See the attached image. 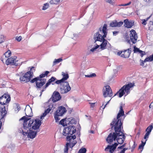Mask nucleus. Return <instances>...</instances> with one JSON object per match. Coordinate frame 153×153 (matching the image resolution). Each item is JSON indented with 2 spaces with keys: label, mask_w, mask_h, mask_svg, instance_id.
Returning a JSON list of instances; mask_svg holds the SVG:
<instances>
[{
  "label": "nucleus",
  "mask_w": 153,
  "mask_h": 153,
  "mask_svg": "<svg viewBox=\"0 0 153 153\" xmlns=\"http://www.w3.org/2000/svg\"><path fill=\"white\" fill-rule=\"evenodd\" d=\"M97 45L94 47L92 48L91 49L90 51L91 52H94L95 51L96 49H97L100 46L99 45H97V44H96Z\"/></svg>",
  "instance_id": "37998d69"
},
{
  "label": "nucleus",
  "mask_w": 153,
  "mask_h": 153,
  "mask_svg": "<svg viewBox=\"0 0 153 153\" xmlns=\"http://www.w3.org/2000/svg\"><path fill=\"white\" fill-rule=\"evenodd\" d=\"M130 38L132 43H135L137 39V34L134 30H131L130 31Z\"/></svg>",
  "instance_id": "ddd939ff"
},
{
  "label": "nucleus",
  "mask_w": 153,
  "mask_h": 153,
  "mask_svg": "<svg viewBox=\"0 0 153 153\" xmlns=\"http://www.w3.org/2000/svg\"><path fill=\"white\" fill-rule=\"evenodd\" d=\"M10 100V95L7 93H5L0 97V104L1 105H7Z\"/></svg>",
  "instance_id": "9d476101"
},
{
  "label": "nucleus",
  "mask_w": 153,
  "mask_h": 153,
  "mask_svg": "<svg viewBox=\"0 0 153 153\" xmlns=\"http://www.w3.org/2000/svg\"><path fill=\"white\" fill-rule=\"evenodd\" d=\"M4 55L6 58H9L11 55V52L10 51L8 50L4 53Z\"/></svg>",
  "instance_id": "c756f323"
},
{
  "label": "nucleus",
  "mask_w": 153,
  "mask_h": 153,
  "mask_svg": "<svg viewBox=\"0 0 153 153\" xmlns=\"http://www.w3.org/2000/svg\"><path fill=\"white\" fill-rule=\"evenodd\" d=\"M128 149V148H125L123 149V150L125 152V151Z\"/></svg>",
  "instance_id": "6e6d98bb"
},
{
  "label": "nucleus",
  "mask_w": 153,
  "mask_h": 153,
  "mask_svg": "<svg viewBox=\"0 0 153 153\" xmlns=\"http://www.w3.org/2000/svg\"><path fill=\"white\" fill-rule=\"evenodd\" d=\"M57 80V79L54 76H52L51 79H49L48 82L42 88V89L40 92V95L42 94L43 91L45 90L46 88L53 82Z\"/></svg>",
  "instance_id": "a211bd4d"
},
{
  "label": "nucleus",
  "mask_w": 153,
  "mask_h": 153,
  "mask_svg": "<svg viewBox=\"0 0 153 153\" xmlns=\"http://www.w3.org/2000/svg\"><path fill=\"white\" fill-rule=\"evenodd\" d=\"M153 128V126L151 125L148 127L146 129V133L145 134L144 137V139L145 140H146V141L148 139L149 137V135Z\"/></svg>",
  "instance_id": "6ab92c4d"
},
{
  "label": "nucleus",
  "mask_w": 153,
  "mask_h": 153,
  "mask_svg": "<svg viewBox=\"0 0 153 153\" xmlns=\"http://www.w3.org/2000/svg\"><path fill=\"white\" fill-rule=\"evenodd\" d=\"M91 132L92 133H93V131H91Z\"/></svg>",
  "instance_id": "774afa93"
},
{
  "label": "nucleus",
  "mask_w": 153,
  "mask_h": 153,
  "mask_svg": "<svg viewBox=\"0 0 153 153\" xmlns=\"http://www.w3.org/2000/svg\"><path fill=\"white\" fill-rule=\"evenodd\" d=\"M105 38H103L102 39V42L100 45V48L102 50H104L106 48V45L107 44L108 41L106 40Z\"/></svg>",
  "instance_id": "b1692460"
},
{
  "label": "nucleus",
  "mask_w": 153,
  "mask_h": 153,
  "mask_svg": "<svg viewBox=\"0 0 153 153\" xmlns=\"http://www.w3.org/2000/svg\"><path fill=\"white\" fill-rule=\"evenodd\" d=\"M96 76V75L95 73H93L90 75H86L85 76L87 77H95Z\"/></svg>",
  "instance_id": "a19ab883"
},
{
  "label": "nucleus",
  "mask_w": 153,
  "mask_h": 153,
  "mask_svg": "<svg viewBox=\"0 0 153 153\" xmlns=\"http://www.w3.org/2000/svg\"><path fill=\"white\" fill-rule=\"evenodd\" d=\"M75 127L71 126L65 128L63 130V134L65 136H71L76 132Z\"/></svg>",
  "instance_id": "0eeeda50"
},
{
  "label": "nucleus",
  "mask_w": 153,
  "mask_h": 153,
  "mask_svg": "<svg viewBox=\"0 0 153 153\" xmlns=\"http://www.w3.org/2000/svg\"><path fill=\"white\" fill-rule=\"evenodd\" d=\"M22 39V37L21 36H19L16 38V39L19 42Z\"/></svg>",
  "instance_id": "de8ad7c7"
},
{
  "label": "nucleus",
  "mask_w": 153,
  "mask_h": 153,
  "mask_svg": "<svg viewBox=\"0 0 153 153\" xmlns=\"http://www.w3.org/2000/svg\"><path fill=\"white\" fill-rule=\"evenodd\" d=\"M16 105L18 111L20 109V107L19 106V105L18 103H17L16 104Z\"/></svg>",
  "instance_id": "8fccbe9b"
},
{
  "label": "nucleus",
  "mask_w": 153,
  "mask_h": 153,
  "mask_svg": "<svg viewBox=\"0 0 153 153\" xmlns=\"http://www.w3.org/2000/svg\"><path fill=\"white\" fill-rule=\"evenodd\" d=\"M65 119H62L60 121V123L64 126H67V123Z\"/></svg>",
  "instance_id": "2f4dec72"
},
{
  "label": "nucleus",
  "mask_w": 153,
  "mask_h": 153,
  "mask_svg": "<svg viewBox=\"0 0 153 153\" xmlns=\"http://www.w3.org/2000/svg\"><path fill=\"white\" fill-rule=\"evenodd\" d=\"M49 71H46L39 75V76L33 78L30 81V82L33 83L36 82V87L37 89L41 88L45 84L46 82L45 79H42L45 76H47Z\"/></svg>",
  "instance_id": "7ed1b4c3"
},
{
  "label": "nucleus",
  "mask_w": 153,
  "mask_h": 153,
  "mask_svg": "<svg viewBox=\"0 0 153 153\" xmlns=\"http://www.w3.org/2000/svg\"><path fill=\"white\" fill-rule=\"evenodd\" d=\"M125 153V152L123 150H122L120 151V153Z\"/></svg>",
  "instance_id": "bf43d9fd"
},
{
  "label": "nucleus",
  "mask_w": 153,
  "mask_h": 153,
  "mask_svg": "<svg viewBox=\"0 0 153 153\" xmlns=\"http://www.w3.org/2000/svg\"><path fill=\"white\" fill-rule=\"evenodd\" d=\"M26 115L27 116H28V117H30L31 116H30V115H27V114H26Z\"/></svg>",
  "instance_id": "0e129e2a"
},
{
  "label": "nucleus",
  "mask_w": 153,
  "mask_h": 153,
  "mask_svg": "<svg viewBox=\"0 0 153 153\" xmlns=\"http://www.w3.org/2000/svg\"><path fill=\"white\" fill-rule=\"evenodd\" d=\"M139 53L140 54V56L141 57H143L144 55L146 54V53L145 51H143L140 50L139 51Z\"/></svg>",
  "instance_id": "a18cd8bd"
},
{
  "label": "nucleus",
  "mask_w": 153,
  "mask_h": 153,
  "mask_svg": "<svg viewBox=\"0 0 153 153\" xmlns=\"http://www.w3.org/2000/svg\"><path fill=\"white\" fill-rule=\"evenodd\" d=\"M66 109L64 107L62 106H59L54 114V117L56 122H58L60 120L59 117L62 116L66 112Z\"/></svg>",
  "instance_id": "423d86ee"
},
{
  "label": "nucleus",
  "mask_w": 153,
  "mask_h": 153,
  "mask_svg": "<svg viewBox=\"0 0 153 153\" xmlns=\"http://www.w3.org/2000/svg\"><path fill=\"white\" fill-rule=\"evenodd\" d=\"M146 141H146V140H145V141L144 142L143 141H142L141 144L139 146V149H141L142 150L143 149L144 146H145Z\"/></svg>",
  "instance_id": "473e14b6"
},
{
  "label": "nucleus",
  "mask_w": 153,
  "mask_h": 153,
  "mask_svg": "<svg viewBox=\"0 0 153 153\" xmlns=\"http://www.w3.org/2000/svg\"><path fill=\"white\" fill-rule=\"evenodd\" d=\"M61 98L59 93L58 92H56L52 96V101L53 102H55L59 100Z\"/></svg>",
  "instance_id": "4be33fe9"
},
{
  "label": "nucleus",
  "mask_w": 153,
  "mask_h": 153,
  "mask_svg": "<svg viewBox=\"0 0 153 153\" xmlns=\"http://www.w3.org/2000/svg\"><path fill=\"white\" fill-rule=\"evenodd\" d=\"M62 60V58H59L57 59H55L53 63V65H55L57 63H58Z\"/></svg>",
  "instance_id": "f704fd0d"
},
{
  "label": "nucleus",
  "mask_w": 153,
  "mask_h": 153,
  "mask_svg": "<svg viewBox=\"0 0 153 153\" xmlns=\"http://www.w3.org/2000/svg\"><path fill=\"white\" fill-rule=\"evenodd\" d=\"M134 53H137L138 52L139 53V51L140 50L139 48H137L136 46H134Z\"/></svg>",
  "instance_id": "58836bf2"
},
{
  "label": "nucleus",
  "mask_w": 153,
  "mask_h": 153,
  "mask_svg": "<svg viewBox=\"0 0 153 153\" xmlns=\"http://www.w3.org/2000/svg\"><path fill=\"white\" fill-rule=\"evenodd\" d=\"M131 48L126 50H124L122 51H120L117 53V54L123 58H128L130 56L131 53Z\"/></svg>",
  "instance_id": "f8f14e48"
},
{
  "label": "nucleus",
  "mask_w": 153,
  "mask_h": 153,
  "mask_svg": "<svg viewBox=\"0 0 153 153\" xmlns=\"http://www.w3.org/2000/svg\"><path fill=\"white\" fill-rule=\"evenodd\" d=\"M64 82L63 80L62 79H60V80H56V81H55V83H56V84H61H61L62 83H63L64 82Z\"/></svg>",
  "instance_id": "4c0bfd02"
},
{
  "label": "nucleus",
  "mask_w": 153,
  "mask_h": 153,
  "mask_svg": "<svg viewBox=\"0 0 153 153\" xmlns=\"http://www.w3.org/2000/svg\"><path fill=\"white\" fill-rule=\"evenodd\" d=\"M30 120V119L25 116H23L20 119V120H24L23 128L20 131L24 136H27L28 138L33 139L36 136L37 131L33 130L39 128L41 125V121L37 118L34 120Z\"/></svg>",
  "instance_id": "f257e3e1"
},
{
  "label": "nucleus",
  "mask_w": 153,
  "mask_h": 153,
  "mask_svg": "<svg viewBox=\"0 0 153 153\" xmlns=\"http://www.w3.org/2000/svg\"><path fill=\"white\" fill-rule=\"evenodd\" d=\"M131 4V2L130 1L127 3L120 4V5H119V6H126L130 5Z\"/></svg>",
  "instance_id": "49530a36"
},
{
  "label": "nucleus",
  "mask_w": 153,
  "mask_h": 153,
  "mask_svg": "<svg viewBox=\"0 0 153 153\" xmlns=\"http://www.w3.org/2000/svg\"><path fill=\"white\" fill-rule=\"evenodd\" d=\"M86 151V149L84 148H82L79 150L78 153H85Z\"/></svg>",
  "instance_id": "c9c22d12"
},
{
  "label": "nucleus",
  "mask_w": 153,
  "mask_h": 153,
  "mask_svg": "<svg viewBox=\"0 0 153 153\" xmlns=\"http://www.w3.org/2000/svg\"><path fill=\"white\" fill-rule=\"evenodd\" d=\"M27 77L25 75V74L22 73V74L20 76L19 79L20 82L22 83H25L29 82L27 79Z\"/></svg>",
  "instance_id": "5701e85b"
},
{
  "label": "nucleus",
  "mask_w": 153,
  "mask_h": 153,
  "mask_svg": "<svg viewBox=\"0 0 153 153\" xmlns=\"http://www.w3.org/2000/svg\"><path fill=\"white\" fill-rule=\"evenodd\" d=\"M119 32L117 31H114L113 32V34L116 35V34L118 33Z\"/></svg>",
  "instance_id": "603ef678"
},
{
  "label": "nucleus",
  "mask_w": 153,
  "mask_h": 153,
  "mask_svg": "<svg viewBox=\"0 0 153 153\" xmlns=\"http://www.w3.org/2000/svg\"><path fill=\"white\" fill-rule=\"evenodd\" d=\"M117 134H116L115 131L113 134L111 133H110L106 139V141L108 143L111 144L113 140H115L117 138Z\"/></svg>",
  "instance_id": "2eb2a0df"
},
{
  "label": "nucleus",
  "mask_w": 153,
  "mask_h": 153,
  "mask_svg": "<svg viewBox=\"0 0 153 153\" xmlns=\"http://www.w3.org/2000/svg\"><path fill=\"white\" fill-rule=\"evenodd\" d=\"M105 1L108 3L110 4H112V0H105Z\"/></svg>",
  "instance_id": "09e8293b"
},
{
  "label": "nucleus",
  "mask_w": 153,
  "mask_h": 153,
  "mask_svg": "<svg viewBox=\"0 0 153 153\" xmlns=\"http://www.w3.org/2000/svg\"><path fill=\"white\" fill-rule=\"evenodd\" d=\"M91 104V107L93 108L94 106V104L95 103H90Z\"/></svg>",
  "instance_id": "864d4df0"
},
{
  "label": "nucleus",
  "mask_w": 153,
  "mask_h": 153,
  "mask_svg": "<svg viewBox=\"0 0 153 153\" xmlns=\"http://www.w3.org/2000/svg\"><path fill=\"white\" fill-rule=\"evenodd\" d=\"M149 29L150 30H153V22L150 21L148 24Z\"/></svg>",
  "instance_id": "bb28decb"
},
{
  "label": "nucleus",
  "mask_w": 153,
  "mask_h": 153,
  "mask_svg": "<svg viewBox=\"0 0 153 153\" xmlns=\"http://www.w3.org/2000/svg\"><path fill=\"white\" fill-rule=\"evenodd\" d=\"M149 107L150 108H153V101L150 104Z\"/></svg>",
  "instance_id": "3c124183"
},
{
  "label": "nucleus",
  "mask_w": 153,
  "mask_h": 153,
  "mask_svg": "<svg viewBox=\"0 0 153 153\" xmlns=\"http://www.w3.org/2000/svg\"><path fill=\"white\" fill-rule=\"evenodd\" d=\"M126 146V143H124V144H123L122 146H121L122 147H123H123H125Z\"/></svg>",
  "instance_id": "052dcab7"
},
{
  "label": "nucleus",
  "mask_w": 153,
  "mask_h": 153,
  "mask_svg": "<svg viewBox=\"0 0 153 153\" xmlns=\"http://www.w3.org/2000/svg\"><path fill=\"white\" fill-rule=\"evenodd\" d=\"M144 1L146 2H149L150 0H144Z\"/></svg>",
  "instance_id": "e2e57ef3"
},
{
  "label": "nucleus",
  "mask_w": 153,
  "mask_h": 153,
  "mask_svg": "<svg viewBox=\"0 0 153 153\" xmlns=\"http://www.w3.org/2000/svg\"><path fill=\"white\" fill-rule=\"evenodd\" d=\"M109 102H108L107 103L104 105V107L102 108V109H104L106 107V105L108 104V103Z\"/></svg>",
  "instance_id": "4d7b16f0"
},
{
  "label": "nucleus",
  "mask_w": 153,
  "mask_h": 153,
  "mask_svg": "<svg viewBox=\"0 0 153 153\" xmlns=\"http://www.w3.org/2000/svg\"><path fill=\"white\" fill-rule=\"evenodd\" d=\"M124 115V112L123 111V106L121 105L120 107V110L117 114V119H114L112 122L111 123L110 125L111 128L114 126L115 132L118 134L117 135V138L116 139L118 144H121L124 142L126 137L124 134L121 131V128L123 124V122L120 118Z\"/></svg>",
  "instance_id": "f03ea898"
},
{
  "label": "nucleus",
  "mask_w": 153,
  "mask_h": 153,
  "mask_svg": "<svg viewBox=\"0 0 153 153\" xmlns=\"http://www.w3.org/2000/svg\"><path fill=\"white\" fill-rule=\"evenodd\" d=\"M144 62H144V61L142 60V62L140 64V65H142V66H143L144 65Z\"/></svg>",
  "instance_id": "5fc2aeb1"
},
{
  "label": "nucleus",
  "mask_w": 153,
  "mask_h": 153,
  "mask_svg": "<svg viewBox=\"0 0 153 153\" xmlns=\"http://www.w3.org/2000/svg\"><path fill=\"white\" fill-rule=\"evenodd\" d=\"M35 67L33 66L30 68V70L25 73V74L27 77V79L29 82H30L32 80L31 79L33 77V72L35 71Z\"/></svg>",
  "instance_id": "dca6fc26"
},
{
  "label": "nucleus",
  "mask_w": 153,
  "mask_h": 153,
  "mask_svg": "<svg viewBox=\"0 0 153 153\" xmlns=\"http://www.w3.org/2000/svg\"><path fill=\"white\" fill-rule=\"evenodd\" d=\"M4 36L2 35H0V43H1L3 42L4 41Z\"/></svg>",
  "instance_id": "c03bdc74"
},
{
  "label": "nucleus",
  "mask_w": 153,
  "mask_h": 153,
  "mask_svg": "<svg viewBox=\"0 0 153 153\" xmlns=\"http://www.w3.org/2000/svg\"><path fill=\"white\" fill-rule=\"evenodd\" d=\"M123 148V147H122L121 146H120L118 147V148H117L118 149H122Z\"/></svg>",
  "instance_id": "13d9d810"
},
{
  "label": "nucleus",
  "mask_w": 153,
  "mask_h": 153,
  "mask_svg": "<svg viewBox=\"0 0 153 153\" xmlns=\"http://www.w3.org/2000/svg\"><path fill=\"white\" fill-rule=\"evenodd\" d=\"M153 60V54L149 57L146 58L144 60V62L152 61Z\"/></svg>",
  "instance_id": "cd10ccee"
},
{
  "label": "nucleus",
  "mask_w": 153,
  "mask_h": 153,
  "mask_svg": "<svg viewBox=\"0 0 153 153\" xmlns=\"http://www.w3.org/2000/svg\"><path fill=\"white\" fill-rule=\"evenodd\" d=\"M54 108L53 104L51 103L48 106V108L45 110V112L43 113L42 115L41 116L40 119H42L43 118L45 117L49 113L51 110H52V112Z\"/></svg>",
  "instance_id": "f3484780"
},
{
  "label": "nucleus",
  "mask_w": 153,
  "mask_h": 153,
  "mask_svg": "<svg viewBox=\"0 0 153 153\" xmlns=\"http://www.w3.org/2000/svg\"><path fill=\"white\" fill-rule=\"evenodd\" d=\"M134 86V84L131 83L124 85L114 96L118 93L119 94V97H122L125 93L126 95H127L130 92V89L133 87Z\"/></svg>",
  "instance_id": "39448f33"
},
{
  "label": "nucleus",
  "mask_w": 153,
  "mask_h": 153,
  "mask_svg": "<svg viewBox=\"0 0 153 153\" xmlns=\"http://www.w3.org/2000/svg\"><path fill=\"white\" fill-rule=\"evenodd\" d=\"M0 115H1V116H4V117L5 116L7 113V112L6 110L5 107H1L0 108Z\"/></svg>",
  "instance_id": "393cba45"
},
{
  "label": "nucleus",
  "mask_w": 153,
  "mask_h": 153,
  "mask_svg": "<svg viewBox=\"0 0 153 153\" xmlns=\"http://www.w3.org/2000/svg\"><path fill=\"white\" fill-rule=\"evenodd\" d=\"M62 75L63 77L62 79L64 82H65V81L69 78V75L67 73H65L64 72H62Z\"/></svg>",
  "instance_id": "a878e982"
},
{
  "label": "nucleus",
  "mask_w": 153,
  "mask_h": 153,
  "mask_svg": "<svg viewBox=\"0 0 153 153\" xmlns=\"http://www.w3.org/2000/svg\"><path fill=\"white\" fill-rule=\"evenodd\" d=\"M76 138V136L75 135H73L72 136H69L66 137V140L68 141L69 142V147L71 148V149H72L73 147L77 143V141L76 140H74L71 143V142L72 139H73L74 140Z\"/></svg>",
  "instance_id": "4468645a"
},
{
  "label": "nucleus",
  "mask_w": 153,
  "mask_h": 153,
  "mask_svg": "<svg viewBox=\"0 0 153 153\" xmlns=\"http://www.w3.org/2000/svg\"><path fill=\"white\" fill-rule=\"evenodd\" d=\"M123 24V22L120 21L119 22H117L116 21V25L117 27H121Z\"/></svg>",
  "instance_id": "ea45409f"
},
{
  "label": "nucleus",
  "mask_w": 153,
  "mask_h": 153,
  "mask_svg": "<svg viewBox=\"0 0 153 153\" xmlns=\"http://www.w3.org/2000/svg\"><path fill=\"white\" fill-rule=\"evenodd\" d=\"M69 145V143H67L66 145L65 146V148L64 149V153H68V150Z\"/></svg>",
  "instance_id": "c85d7f7f"
},
{
  "label": "nucleus",
  "mask_w": 153,
  "mask_h": 153,
  "mask_svg": "<svg viewBox=\"0 0 153 153\" xmlns=\"http://www.w3.org/2000/svg\"><path fill=\"white\" fill-rule=\"evenodd\" d=\"M60 1V0H51L49 3L51 4H57Z\"/></svg>",
  "instance_id": "72a5a7b5"
},
{
  "label": "nucleus",
  "mask_w": 153,
  "mask_h": 153,
  "mask_svg": "<svg viewBox=\"0 0 153 153\" xmlns=\"http://www.w3.org/2000/svg\"><path fill=\"white\" fill-rule=\"evenodd\" d=\"M151 15L149 16L148 17L145 19H142L141 21H142V24L143 25H145L147 24V21L151 17Z\"/></svg>",
  "instance_id": "7c9ffc66"
},
{
  "label": "nucleus",
  "mask_w": 153,
  "mask_h": 153,
  "mask_svg": "<svg viewBox=\"0 0 153 153\" xmlns=\"http://www.w3.org/2000/svg\"><path fill=\"white\" fill-rule=\"evenodd\" d=\"M110 25L111 27H117L116 20H114L111 22Z\"/></svg>",
  "instance_id": "e433bc0d"
},
{
  "label": "nucleus",
  "mask_w": 153,
  "mask_h": 153,
  "mask_svg": "<svg viewBox=\"0 0 153 153\" xmlns=\"http://www.w3.org/2000/svg\"><path fill=\"white\" fill-rule=\"evenodd\" d=\"M102 92L104 97H111L113 96L112 90L109 85H107L104 86L103 88Z\"/></svg>",
  "instance_id": "1a4fd4ad"
},
{
  "label": "nucleus",
  "mask_w": 153,
  "mask_h": 153,
  "mask_svg": "<svg viewBox=\"0 0 153 153\" xmlns=\"http://www.w3.org/2000/svg\"><path fill=\"white\" fill-rule=\"evenodd\" d=\"M107 27L106 24H105L102 28L100 27L99 29V31L100 32L102 31L104 34L102 36L101 34L99 33V32H97L94 34V39L95 40V42L97 41L102 42V39L106 37L107 33L106 31Z\"/></svg>",
  "instance_id": "20e7f679"
},
{
  "label": "nucleus",
  "mask_w": 153,
  "mask_h": 153,
  "mask_svg": "<svg viewBox=\"0 0 153 153\" xmlns=\"http://www.w3.org/2000/svg\"><path fill=\"white\" fill-rule=\"evenodd\" d=\"M128 42L129 43H130V40H128Z\"/></svg>",
  "instance_id": "69168bd1"
},
{
  "label": "nucleus",
  "mask_w": 153,
  "mask_h": 153,
  "mask_svg": "<svg viewBox=\"0 0 153 153\" xmlns=\"http://www.w3.org/2000/svg\"><path fill=\"white\" fill-rule=\"evenodd\" d=\"M140 131H139L137 133V135H138L139 136L140 135Z\"/></svg>",
  "instance_id": "680f3d73"
},
{
  "label": "nucleus",
  "mask_w": 153,
  "mask_h": 153,
  "mask_svg": "<svg viewBox=\"0 0 153 153\" xmlns=\"http://www.w3.org/2000/svg\"><path fill=\"white\" fill-rule=\"evenodd\" d=\"M118 144L117 143H115L114 144L110 146L108 145L105 149V151H108L109 149V151L111 153H113L115 149H116L117 146Z\"/></svg>",
  "instance_id": "412c9836"
},
{
  "label": "nucleus",
  "mask_w": 153,
  "mask_h": 153,
  "mask_svg": "<svg viewBox=\"0 0 153 153\" xmlns=\"http://www.w3.org/2000/svg\"><path fill=\"white\" fill-rule=\"evenodd\" d=\"M48 4L47 3L44 4V6L42 7V9L45 10L48 8Z\"/></svg>",
  "instance_id": "79ce46f5"
},
{
  "label": "nucleus",
  "mask_w": 153,
  "mask_h": 153,
  "mask_svg": "<svg viewBox=\"0 0 153 153\" xmlns=\"http://www.w3.org/2000/svg\"><path fill=\"white\" fill-rule=\"evenodd\" d=\"M2 60V61L3 62H4V61H3V59H2V60Z\"/></svg>",
  "instance_id": "338daca9"
},
{
  "label": "nucleus",
  "mask_w": 153,
  "mask_h": 153,
  "mask_svg": "<svg viewBox=\"0 0 153 153\" xmlns=\"http://www.w3.org/2000/svg\"><path fill=\"white\" fill-rule=\"evenodd\" d=\"M17 58L16 56H14L7 58L5 61L6 64L7 65L17 66L18 64L16 63L18 61L16 60Z\"/></svg>",
  "instance_id": "9b49d317"
},
{
  "label": "nucleus",
  "mask_w": 153,
  "mask_h": 153,
  "mask_svg": "<svg viewBox=\"0 0 153 153\" xmlns=\"http://www.w3.org/2000/svg\"><path fill=\"white\" fill-rule=\"evenodd\" d=\"M71 88L68 82H65L61 84L60 88V92L61 94L66 93L70 91Z\"/></svg>",
  "instance_id": "6e6552de"
},
{
  "label": "nucleus",
  "mask_w": 153,
  "mask_h": 153,
  "mask_svg": "<svg viewBox=\"0 0 153 153\" xmlns=\"http://www.w3.org/2000/svg\"><path fill=\"white\" fill-rule=\"evenodd\" d=\"M124 26L127 28H131L134 25V22L133 21H130L127 19L124 20Z\"/></svg>",
  "instance_id": "aec40b11"
}]
</instances>
